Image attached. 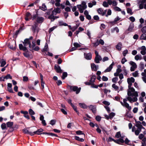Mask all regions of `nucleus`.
I'll return each instance as SVG.
<instances>
[{"label":"nucleus","instance_id":"nucleus-1","mask_svg":"<svg viewBox=\"0 0 146 146\" xmlns=\"http://www.w3.org/2000/svg\"><path fill=\"white\" fill-rule=\"evenodd\" d=\"M61 12L60 9L58 7L54 8L53 10L50 9L48 10L46 13L45 14L46 16L48 19H50L51 21H53L55 19L59 17L58 16H55L57 13H60Z\"/></svg>","mask_w":146,"mask_h":146},{"label":"nucleus","instance_id":"nucleus-2","mask_svg":"<svg viewBox=\"0 0 146 146\" xmlns=\"http://www.w3.org/2000/svg\"><path fill=\"white\" fill-rule=\"evenodd\" d=\"M127 82L128 84V90L127 92V95L129 96L132 97H136L138 96V93L137 92H135V89L131 87L132 83L135 82L134 78L131 77L130 78H128Z\"/></svg>","mask_w":146,"mask_h":146},{"label":"nucleus","instance_id":"nucleus-3","mask_svg":"<svg viewBox=\"0 0 146 146\" xmlns=\"http://www.w3.org/2000/svg\"><path fill=\"white\" fill-rule=\"evenodd\" d=\"M137 100V98L136 97H133L132 98L131 96H129L127 98L123 99V102H120L123 106L125 107L129 110H130L131 107V106H129V104L127 102V101L128 100L130 102L132 103V102H136Z\"/></svg>","mask_w":146,"mask_h":146},{"label":"nucleus","instance_id":"nucleus-4","mask_svg":"<svg viewBox=\"0 0 146 146\" xmlns=\"http://www.w3.org/2000/svg\"><path fill=\"white\" fill-rule=\"evenodd\" d=\"M77 7L79 11L81 13H83L84 10L87 7L86 3L84 1H82L81 4L78 5Z\"/></svg>","mask_w":146,"mask_h":146},{"label":"nucleus","instance_id":"nucleus-5","mask_svg":"<svg viewBox=\"0 0 146 146\" xmlns=\"http://www.w3.org/2000/svg\"><path fill=\"white\" fill-rule=\"evenodd\" d=\"M27 42L29 43L28 45H29V50H34L36 51H38L39 50V47L38 46H35V44H31V42H29L28 41H27Z\"/></svg>","mask_w":146,"mask_h":146},{"label":"nucleus","instance_id":"nucleus-6","mask_svg":"<svg viewBox=\"0 0 146 146\" xmlns=\"http://www.w3.org/2000/svg\"><path fill=\"white\" fill-rule=\"evenodd\" d=\"M70 90H72L74 92H76V93L78 94L80 91L81 88H78L77 86H70Z\"/></svg>","mask_w":146,"mask_h":146},{"label":"nucleus","instance_id":"nucleus-7","mask_svg":"<svg viewBox=\"0 0 146 146\" xmlns=\"http://www.w3.org/2000/svg\"><path fill=\"white\" fill-rule=\"evenodd\" d=\"M129 64L132 66L130 68V70L131 72L135 71V69L137 67V65L135 62L131 61L129 62Z\"/></svg>","mask_w":146,"mask_h":146},{"label":"nucleus","instance_id":"nucleus-8","mask_svg":"<svg viewBox=\"0 0 146 146\" xmlns=\"http://www.w3.org/2000/svg\"><path fill=\"white\" fill-rule=\"evenodd\" d=\"M33 37L31 36L29 38L25 39L24 40V41L23 42V45L25 46H27L28 45L29 43H28V42H27V40L29 42H31V41L30 40L33 39Z\"/></svg>","mask_w":146,"mask_h":146},{"label":"nucleus","instance_id":"nucleus-9","mask_svg":"<svg viewBox=\"0 0 146 146\" xmlns=\"http://www.w3.org/2000/svg\"><path fill=\"white\" fill-rule=\"evenodd\" d=\"M54 69L57 73H62V70L61 69L60 67L58 65H55L54 66Z\"/></svg>","mask_w":146,"mask_h":146},{"label":"nucleus","instance_id":"nucleus-10","mask_svg":"<svg viewBox=\"0 0 146 146\" xmlns=\"http://www.w3.org/2000/svg\"><path fill=\"white\" fill-rule=\"evenodd\" d=\"M84 55L85 58L87 60H90L92 58V54L90 53H84Z\"/></svg>","mask_w":146,"mask_h":146},{"label":"nucleus","instance_id":"nucleus-11","mask_svg":"<svg viewBox=\"0 0 146 146\" xmlns=\"http://www.w3.org/2000/svg\"><path fill=\"white\" fill-rule=\"evenodd\" d=\"M91 66L92 70L93 71L94 70L96 71L98 69V65H96L94 63H91Z\"/></svg>","mask_w":146,"mask_h":146},{"label":"nucleus","instance_id":"nucleus-12","mask_svg":"<svg viewBox=\"0 0 146 146\" xmlns=\"http://www.w3.org/2000/svg\"><path fill=\"white\" fill-rule=\"evenodd\" d=\"M106 10L103 11V10L101 8H99L98 10V11L99 14L102 16H104L106 14Z\"/></svg>","mask_w":146,"mask_h":146},{"label":"nucleus","instance_id":"nucleus-13","mask_svg":"<svg viewBox=\"0 0 146 146\" xmlns=\"http://www.w3.org/2000/svg\"><path fill=\"white\" fill-rule=\"evenodd\" d=\"M89 108L93 113H95L96 112V106L95 105H90L89 107Z\"/></svg>","mask_w":146,"mask_h":146},{"label":"nucleus","instance_id":"nucleus-14","mask_svg":"<svg viewBox=\"0 0 146 146\" xmlns=\"http://www.w3.org/2000/svg\"><path fill=\"white\" fill-rule=\"evenodd\" d=\"M31 13L29 12H27L26 13V17H25V19L26 21H27L31 19Z\"/></svg>","mask_w":146,"mask_h":146},{"label":"nucleus","instance_id":"nucleus-15","mask_svg":"<svg viewBox=\"0 0 146 146\" xmlns=\"http://www.w3.org/2000/svg\"><path fill=\"white\" fill-rule=\"evenodd\" d=\"M102 60V58L100 56H96L95 59V61L96 63H99L100 61L101 60Z\"/></svg>","mask_w":146,"mask_h":146},{"label":"nucleus","instance_id":"nucleus-16","mask_svg":"<svg viewBox=\"0 0 146 146\" xmlns=\"http://www.w3.org/2000/svg\"><path fill=\"white\" fill-rule=\"evenodd\" d=\"M134 27V25L133 23H131L130 24L129 27L127 29V31L129 32L132 31Z\"/></svg>","mask_w":146,"mask_h":146},{"label":"nucleus","instance_id":"nucleus-17","mask_svg":"<svg viewBox=\"0 0 146 146\" xmlns=\"http://www.w3.org/2000/svg\"><path fill=\"white\" fill-rule=\"evenodd\" d=\"M115 143H116L121 144L124 143V141L122 138H119L117 140H115Z\"/></svg>","mask_w":146,"mask_h":146},{"label":"nucleus","instance_id":"nucleus-18","mask_svg":"<svg viewBox=\"0 0 146 146\" xmlns=\"http://www.w3.org/2000/svg\"><path fill=\"white\" fill-rule=\"evenodd\" d=\"M26 46H23L22 44H20L19 45V48L20 50H22L23 51H26L27 49L26 47Z\"/></svg>","mask_w":146,"mask_h":146},{"label":"nucleus","instance_id":"nucleus-19","mask_svg":"<svg viewBox=\"0 0 146 146\" xmlns=\"http://www.w3.org/2000/svg\"><path fill=\"white\" fill-rule=\"evenodd\" d=\"M43 131V130L42 129H38L37 131L33 132V135L35 134L39 135L41 134L40 133Z\"/></svg>","mask_w":146,"mask_h":146},{"label":"nucleus","instance_id":"nucleus-20","mask_svg":"<svg viewBox=\"0 0 146 146\" xmlns=\"http://www.w3.org/2000/svg\"><path fill=\"white\" fill-rule=\"evenodd\" d=\"M23 132L25 133L29 134L31 135H33V132L29 131L27 129H24L23 130Z\"/></svg>","mask_w":146,"mask_h":146},{"label":"nucleus","instance_id":"nucleus-21","mask_svg":"<svg viewBox=\"0 0 146 146\" xmlns=\"http://www.w3.org/2000/svg\"><path fill=\"white\" fill-rule=\"evenodd\" d=\"M44 18L42 17H38L37 19V21L38 23H41L43 21Z\"/></svg>","mask_w":146,"mask_h":146},{"label":"nucleus","instance_id":"nucleus-22","mask_svg":"<svg viewBox=\"0 0 146 146\" xmlns=\"http://www.w3.org/2000/svg\"><path fill=\"white\" fill-rule=\"evenodd\" d=\"M122 44L121 42H119L116 46V48L119 50H120L121 49Z\"/></svg>","mask_w":146,"mask_h":146},{"label":"nucleus","instance_id":"nucleus-23","mask_svg":"<svg viewBox=\"0 0 146 146\" xmlns=\"http://www.w3.org/2000/svg\"><path fill=\"white\" fill-rule=\"evenodd\" d=\"M141 131L140 128H139V127H137V129H136L135 131V134L136 135H138Z\"/></svg>","mask_w":146,"mask_h":146},{"label":"nucleus","instance_id":"nucleus-24","mask_svg":"<svg viewBox=\"0 0 146 146\" xmlns=\"http://www.w3.org/2000/svg\"><path fill=\"white\" fill-rule=\"evenodd\" d=\"M96 1H93L92 3L90 2L88 3V6L89 7L91 8L93 5H95L96 4Z\"/></svg>","mask_w":146,"mask_h":146},{"label":"nucleus","instance_id":"nucleus-25","mask_svg":"<svg viewBox=\"0 0 146 146\" xmlns=\"http://www.w3.org/2000/svg\"><path fill=\"white\" fill-rule=\"evenodd\" d=\"M120 19V18L119 17H117L115 19L114 21H111V23L113 24H114L117 21H119Z\"/></svg>","mask_w":146,"mask_h":146},{"label":"nucleus","instance_id":"nucleus-26","mask_svg":"<svg viewBox=\"0 0 146 146\" xmlns=\"http://www.w3.org/2000/svg\"><path fill=\"white\" fill-rule=\"evenodd\" d=\"M40 9L44 11H45L47 9L44 3L42 4V6L40 7Z\"/></svg>","mask_w":146,"mask_h":146},{"label":"nucleus","instance_id":"nucleus-27","mask_svg":"<svg viewBox=\"0 0 146 146\" xmlns=\"http://www.w3.org/2000/svg\"><path fill=\"white\" fill-rule=\"evenodd\" d=\"M58 23L59 24V25L61 26H66L68 25L65 23H64L63 21H60L58 22Z\"/></svg>","mask_w":146,"mask_h":146},{"label":"nucleus","instance_id":"nucleus-28","mask_svg":"<svg viewBox=\"0 0 146 146\" xmlns=\"http://www.w3.org/2000/svg\"><path fill=\"white\" fill-rule=\"evenodd\" d=\"M135 59L136 60H141L142 59L141 56V55H137L135 56Z\"/></svg>","mask_w":146,"mask_h":146},{"label":"nucleus","instance_id":"nucleus-29","mask_svg":"<svg viewBox=\"0 0 146 146\" xmlns=\"http://www.w3.org/2000/svg\"><path fill=\"white\" fill-rule=\"evenodd\" d=\"M75 139L76 140L80 142H83L84 140L82 138H80L79 137L77 136H75Z\"/></svg>","mask_w":146,"mask_h":146},{"label":"nucleus","instance_id":"nucleus-30","mask_svg":"<svg viewBox=\"0 0 146 146\" xmlns=\"http://www.w3.org/2000/svg\"><path fill=\"white\" fill-rule=\"evenodd\" d=\"M96 78V76L94 75H93L90 80V82L92 84L95 82V80Z\"/></svg>","mask_w":146,"mask_h":146},{"label":"nucleus","instance_id":"nucleus-31","mask_svg":"<svg viewBox=\"0 0 146 146\" xmlns=\"http://www.w3.org/2000/svg\"><path fill=\"white\" fill-rule=\"evenodd\" d=\"M132 76L134 77H137L139 76L138 71H136L132 73Z\"/></svg>","mask_w":146,"mask_h":146},{"label":"nucleus","instance_id":"nucleus-32","mask_svg":"<svg viewBox=\"0 0 146 146\" xmlns=\"http://www.w3.org/2000/svg\"><path fill=\"white\" fill-rule=\"evenodd\" d=\"M2 78H3V79H12V77L10 74H8L4 77H3Z\"/></svg>","mask_w":146,"mask_h":146},{"label":"nucleus","instance_id":"nucleus-33","mask_svg":"<svg viewBox=\"0 0 146 146\" xmlns=\"http://www.w3.org/2000/svg\"><path fill=\"white\" fill-rule=\"evenodd\" d=\"M112 68V67L111 66H109V67L107 68L104 71L105 72H110Z\"/></svg>","mask_w":146,"mask_h":146},{"label":"nucleus","instance_id":"nucleus-34","mask_svg":"<svg viewBox=\"0 0 146 146\" xmlns=\"http://www.w3.org/2000/svg\"><path fill=\"white\" fill-rule=\"evenodd\" d=\"M71 106L72 107L74 110L76 111V112L78 114L79 113V112L77 110L76 107V106H75L74 104H71Z\"/></svg>","mask_w":146,"mask_h":146},{"label":"nucleus","instance_id":"nucleus-35","mask_svg":"<svg viewBox=\"0 0 146 146\" xmlns=\"http://www.w3.org/2000/svg\"><path fill=\"white\" fill-rule=\"evenodd\" d=\"M112 87L115 90H119V87L116 86L115 84H113L112 85Z\"/></svg>","mask_w":146,"mask_h":146},{"label":"nucleus","instance_id":"nucleus-36","mask_svg":"<svg viewBox=\"0 0 146 146\" xmlns=\"http://www.w3.org/2000/svg\"><path fill=\"white\" fill-rule=\"evenodd\" d=\"M139 68L141 70H142L144 68V64L143 62H141L139 65Z\"/></svg>","mask_w":146,"mask_h":146},{"label":"nucleus","instance_id":"nucleus-37","mask_svg":"<svg viewBox=\"0 0 146 146\" xmlns=\"http://www.w3.org/2000/svg\"><path fill=\"white\" fill-rule=\"evenodd\" d=\"M79 105L81 108H87V106L84 104L80 103Z\"/></svg>","mask_w":146,"mask_h":146},{"label":"nucleus","instance_id":"nucleus-38","mask_svg":"<svg viewBox=\"0 0 146 146\" xmlns=\"http://www.w3.org/2000/svg\"><path fill=\"white\" fill-rule=\"evenodd\" d=\"M127 13L130 15H132L133 13L132 12V10L130 8H127Z\"/></svg>","mask_w":146,"mask_h":146},{"label":"nucleus","instance_id":"nucleus-39","mask_svg":"<svg viewBox=\"0 0 146 146\" xmlns=\"http://www.w3.org/2000/svg\"><path fill=\"white\" fill-rule=\"evenodd\" d=\"M76 133L77 135H83L84 137L85 136V134L83 133L82 131L80 130H78L76 131Z\"/></svg>","mask_w":146,"mask_h":146},{"label":"nucleus","instance_id":"nucleus-40","mask_svg":"<svg viewBox=\"0 0 146 146\" xmlns=\"http://www.w3.org/2000/svg\"><path fill=\"white\" fill-rule=\"evenodd\" d=\"M1 64L0 66L1 67H3L6 64V62L5 61L2 60L1 62Z\"/></svg>","mask_w":146,"mask_h":146},{"label":"nucleus","instance_id":"nucleus-41","mask_svg":"<svg viewBox=\"0 0 146 146\" xmlns=\"http://www.w3.org/2000/svg\"><path fill=\"white\" fill-rule=\"evenodd\" d=\"M13 123L12 122H8L7 123V127H11L13 125Z\"/></svg>","mask_w":146,"mask_h":146},{"label":"nucleus","instance_id":"nucleus-42","mask_svg":"<svg viewBox=\"0 0 146 146\" xmlns=\"http://www.w3.org/2000/svg\"><path fill=\"white\" fill-rule=\"evenodd\" d=\"M67 76V73L66 72H63L62 74V79L64 80L66 77Z\"/></svg>","mask_w":146,"mask_h":146},{"label":"nucleus","instance_id":"nucleus-43","mask_svg":"<svg viewBox=\"0 0 146 146\" xmlns=\"http://www.w3.org/2000/svg\"><path fill=\"white\" fill-rule=\"evenodd\" d=\"M37 28V26L36 25H35L32 26V29L33 31L34 32H35Z\"/></svg>","mask_w":146,"mask_h":146},{"label":"nucleus","instance_id":"nucleus-44","mask_svg":"<svg viewBox=\"0 0 146 146\" xmlns=\"http://www.w3.org/2000/svg\"><path fill=\"white\" fill-rule=\"evenodd\" d=\"M48 47L47 43H46L45 45L44 48L43 49V50L45 51H47L48 50Z\"/></svg>","mask_w":146,"mask_h":146},{"label":"nucleus","instance_id":"nucleus-45","mask_svg":"<svg viewBox=\"0 0 146 146\" xmlns=\"http://www.w3.org/2000/svg\"><path fill=\"white\" fill-rule=\"evenodd\" d=\"M141 123L139 121L136 122L135 126L139 128L140 126H141Z\"/></svg>","mask_w":146,"mask_h":146},{"label":"nucleus","instance_id":"nucleus-46","mask_svg":"<svg viewBox=\"0 0 146 146\" xmlns=\"http://www.w3.org/2000/svg\"><path fill=\"white\" fill-rule=\"evenodd\" d=\"M73 45L76 48L78 47H80L81 46V45L77 42L74 43Z\"/></svg>","mask_w":146,"mask_h":146},{"label":"nucleus","instance_id":"nucleus-47","mask_svg":"<svg viewBox=\"0 0 146 146\" xmlns=\"http://www.w3.org/2000/svg\"><path fill=\"white\" fill-rule=\"evenodd\" d=\"M116 31L117 33H118L119 32V30L117 27H115L113 28V29L111 30V32H113V31Z\"/></svg>","mask_w":146,"mask_h":146},{"label":"nucleus","instance_id":"nucleus-48","mask_svg":"<svg viewBox=\"0 0 146 146\" xmlns=\"http://www.w3.org/2000/svg\"><path fill=\"white\" fill-rule=\"evenodd\" d=\"M146 35L145 33H143L141 35L140 37V38L141 40H144L145 39V37H146Z\"/></svg>","mask_w":146,"mask_h":146},{"label":"nucleus","instance_id":"nucleus-49","mask_svg":"<svg viewBox=\"0 0 146 146\" xmlns=\"http://www.w3.org/2000/svg\"><path fill=\"white\" fill-rule=\"evenodd\" d=\"M29 114L31 115H34L35 114L34 111L31 109H29Z\"/></svg>","mask_w":146,"mask_h":146},{"label":"nucleus","instance_id":"nucleus-50","mask_svg":"<svg viewBox=\"0 0 146 146\" xmlns=\"http://www.w3.org/2000/svg\"><path fill=\"white\" fill-rule=\"evenodd\" d=\"M121 136V134L120 131L117 132L115 135V137L117 138H119Z\"/></svg>","mask_w":146,"mask_h":146},{"label":"nucleus","instance_id":"nucleus-51","mask_svg":"<svg viewBox=\"0 0 146 146\" xmlns=\"http://www.w3.org/2000/svg\"><path fill=\"white\" fill-rule=\"evenodd\" d=\"M122 71L125 76H126L128 74V71L125 69V67L123 69Z\"/></svg>","mask_w":146,"mask_h":146},{"label":"nucleus","instance_id":"nucleus-52","mask_svg":"<svg viewBox=\"0 0 146 146\" xmlns=\"http://www.w3.org/2000/svg\"><path fill=\"white\" fill-rule=\"evenodd\" d=\"M1 128L3 130L6 128V125L5 123H2L1 126Z\"/></svg>","mask_w":146,"mask_h":146},{"label":"nucleus","instance_id":"nucleus-53","mask_svg":"<svg viewBox=\"0 0 146 146\" xmlns=\"http://www.w3.org/2000/svg\"><path fill=\"white\" fill-rule=\"evenodd\" d=\"M93 85H94V86H92H92V87L97 88H98V86L100 87H102L103 86V84H100L98 86H95L94 84Z\"/></svg>","mask_w":146,"mask_h":146},{"label":"nucleus","instance_id":"nucleus-54","mask_svg":"<svg viewBox=\"0 0 146 146\" xmlns=\"http://www.w3.org/2000/svg\"><path fill=\"white\" fill-rule=\"evenodd\" d=\"M118 80V78L117 77H115V78H113L112 79V82L116 83Z\"/></svg>","mask_w":146,"mask_h":146},{"label":"nucleus","instance_id":"nucleus-55","mask_svg":"<svg viewBox=\"0 0 146 146\" xmlns=\"http://www.w3.org/2000/svg\"><path fill=\"white\" fill-rule=\"evenodd\" d=\"M106 140L108 142H111L113 141L114 142H115V140L113 139L111 137H109L108 139H106Z\"/></svg>","mask_w":146,"mask_h":146},{"label":"nucleus","instance_id":"nucleus-56","mask_svg":"<svg viewBox=\"0 0 146 146\" xmlns=\"http://www.w3.org/2000/svg\"><path fill=\"white\" fill-rule=\"evenodd\" d=\"M103 5L105 7H108V2L104 1L103 2Z\"/></svg>","mask_w":146,"mask_h":146},{"label":"nucleus","instance_id":"nucleus-57","mask_svg":"<svg viewBox=\"0 0 146 146\" xmlns=\"http://www.w3.org/2000/svg\"><path fill=\"white\" fill-rule=\"evenodd\" d=\"M29 80V78L27 76H24L23 77V80L24 82H27Z\"/></svg>","mask_w":146,"mask_h":146},{"label":"nucleus","instance_id":"nucleus-58","mask_svg":"<svg viewBox=\"0 0 146 146\" xmlns=\"http://www.w3.org/2000/svg\"><path fill=\"white\" fill-rule=\"evenodd\" d=\"M141 31L143 33L145 34L146 33V26L143 27L141 29Z\"/></svg>","mask_w":146,"mask_h":146},{"label":"nucleus","instance_id":"nucleus-59","mask_svg":"<svg viewBox=\"0 0 146 146\" xmlns=\"http://www.w3.org/2000/svg\"><path fill=\"white\" fill-rule=\"evenodd\" d=\"M115 115V114L114 113L111 112L109 114L110 118L111 119Z\"/></svg>","mask_w":146,"mask_h":146},{"label":"nucleus","instance_id":"nucleus-60","mask_svg":"<svg viewBox=\"0 0 146 146\" xmlns=\"http://www.w3.org/2000/svg\"><path fill=\"white\" fill-rule=\"evenodd\" d=\"M114 10L116 11H121V9L120 8L117 7H115L114 8Z\"/></svg>","mask_w":146,"mask_h":146},{"label":"nucleus","instance_id":"nucleus-61","mask_svg":"<svg viewBox=\"0 0 146 146\" xmlns=\"http://www.w3.org/2000/svg\"><path fill=\"white\" fill-rule=\"evenodd\" d=\"M128 53V51L127 49L124 50L123 52V54L124 56L125 57L126 54Z\"/></svg>","mask_w":146,"mask_h":146},{"label":"nucleus","instance_id":"nucleus-62","mask_svg":"<svg viewBox=\"0 0 146 146\" xmlns=\"http://www.w3.org/2000/svg\"><path fill=\"white\" fill-rule=\"evenodd\" d=\"M93 44H94V46L95 47H96L99 44V42H98V40H97L96 42L93 43Z\"/></svg>","mask_w":146,"mask_h":146},{"label":"nucleus","instance_id":"nucleus-63","mask_svg":"<svg viewBox=\"0 0 146 146\" xmlns=\"http://www.w3.org/2000/svg\"><path fill=\"white\" fill-rule=\"evenodd\" d=\"M56 123V121L54 120H52L50 121V124L53 125H54Z\"/></svg>","mask_w":146,"mask_h":146},{"label":"nucleus","instance_id":"nucleus-64","mask_svg":"<svg viewBox=\"0 0 146 146\" xmlns=\"http://www.w3.org/2000/svg\"><path fill=\"white\" fill-rule=\"evenodd\" d=\"M98 42H99V44H100L102 45H103L104 43V40L102 39H100L99 40H98Z\"/></svg>","mask_w":146,"mask_h":146}]
</instances>
